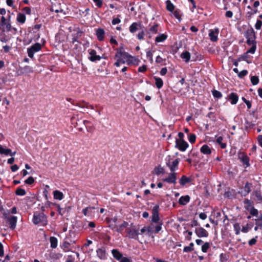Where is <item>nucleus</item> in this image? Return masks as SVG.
<instances>
[{
    "label": "nucleus",
    "instance_id": "nucleus-1",
    "mask_svg": "<svg viewBox=\"0 0 262 262\" xmlns=\"http://www.w3.org/2000/svg\"><path fill=\"white\" fill-rule=\"evenodd\" d=\"M114 58L116 61L114 64L116 67H119L121 64L124 63L130 65L133 62V60L136 59L134 57L125 52L122 51L121 49H117Z\"/></svg>",
    "mask_w": 262,
    "mask_h": 262
},
{
    "label": "nucleus",
    "instance_id": "nucleus-2",
    "mask_svg": "<svg viewBox=\"0 0 262 262\" xmlns=\"http://www.w3.org/2000/svg\"><path fill=\"white\" fill-rule=\"evenodd\" d=\"M32 221L35 225L46 226L48 224L47 216L43 212H36L33 214Z\"/></svg>",
    "mask_w": 262,
    "mask_h": 262
},
{
    "label": "nucleus",
    "instance_id": "nucleus-3",
    "mask_svg": "<svg viewBox=\"0 0 262 262\" xmlns=\"http://www.w3.org/2000/svg\"><path fill=\"white\" fill-rule=\"evenodd\" d=\"M125 232L126 233V236L128 238L135 239H138V235L140 234L139 228H137L133 223L130 224L129 227L126 229Z\"/></svg>",
    "mask_w": 262,
    "mask_h": 262
},
{
    "label": "nucleus",
    "instance_id": "nucleus-4",
    "mask_svg": "<svg viewBox=\"0 0 262 262\" xmlns=\"http://www.w3.org/2000/svg\"><path fill=\"white\" fill-rule=\"evenodd\" d=\"M4 216L6 223L8 224L9 225V227L12 230L14 229L16 226L17 221V217L10 214H7V213H4Z\"/></svg>",
    "mask_w": 262,
    "mask_h": 262
},
{
    "label": "nucleus",
    "instance_id": "nucleus-5",
    "mask_svg": "<svg viewBox=\"0 0 262 262\" xmlns=\"http://www.w3.org/2000/svg\"><path fill=\"white\" fill-rule=\"evenodd\" d=\"M159 28V25L157 23H154L153 25L150 24L149 28L146 30V37L150 39L152 36L158 33Z\"/></svg>",
    "mask_w": 262,
    "mask_h": 262
},
{
    "label": "nucleus",
    "instance_id": "nucleus-6",
    "mask_svg": "<svg viewBox=\"0 0 262 262\" xmlns=\"http://www.w3.org/2000/svg\"><path fill=\"white\" fill-rule=\"evenodd\" d=\"M245 37L247 39V43L251 46L255 42V34L253 28L248 30L245 33Z\"/></svg>",
    "mask_w": 262,
    "mask_h": 262
},
{
    "label": "nucleus",
    "instance_id": "nucleus-7",
    "mask_svg": "<svg viewBox=\"0 0 262 262\" xmlns=\"http://www.w3.org/2000/svg\"><path fill=\"white\" fill-rule=\"evenodd\" d=\"M180 162L179 159L174 160L169 159L166 161V165L169 167L171 172H175V171L178 169V165Z\"/></svg>",
    "mask_w": 262,
    "mask_h": 262
},
{
    "label": "nucleus",
    "instance_id": "nucleus-8",
    "mask_svg": "<svg viewBox=\"0 0 262 262\" xmlns=\"http://www.w3.org/2000/svg\"><path fill=\"white\" fill-rule=\"evenodd\" d=\"M238 158L245 168L250 166V159L245 152L239 151L238 153Z\"/></svg>",
    "mask_w": 262,
    "mask_h": 262
},
{
    "label": "nucleus",
    "instance_id": "nucleus-9",
    "mask_svg": "<svg viewBox=\"0 0 262 262\" xmlns=\"http://www.w3.org/2000/svg\"><path fill=\"white\" fill-rule=\"evenodd\" d=\"M41 49V45L39 43H36L32 45L30 48L27 50L28 56L32 58L34 56V54L35 52H38Z\"/></svg>",
    "mask_w": 262,
    "mask_h": 262
},
{
    "label": "nucleus",
    "instance_id": "nucleus-10",
    "mask_svg": "<svg viewBox=\"0 0 262 262\" xmlns=\"http://www.w3.org/2000/svg\"><path fill=\"white\" fill-rule=\"evenodd\" d=\"M106 223L108 225V227L112 230H115L117 227L118 218L115 216L112 218L107 217L105 219Z\"/></svg>",
    "mask_w": 262,
    "mask_h": 262
},
{
    "label": "nucleus",
    "instance_id": "nucleus-11",
    "mask_svg": "<svg viewBox=\"0 0 262 262\" xmlns=\"http://www.w3.org/2000/svg\"><path fill=\"white\" fill-rule=\"evenodd\" d=\"M219 34V29L215 28L210 29L209 31V36L211 41L216 42L218 40V35Z\"/></svg>",
    "mask_w": 262,
    "mask_h": 262
},
{
    "label": "nucleus",
    "instance_id": "nucleus-12",
    "mask_svg": "<svg viewBox=\"0 0 262 262\" xmlns=\"http://www.w3.org/2000/svg\"><path fill=\"white\" fill-rule=\"evenodd\" d=\"M177 173L176 172H171L169 173L167 177L163 179V181L167 182L169 184H175L176 183L177 181Z\"/></svg>",
    "mask_w": 262,
    "mask_h": 262
},
{
    "label": "nucleus",
    "instance_id": "nucleus-13",
    "mask_svg": "<svg viewBox=\"0 0 262 262\" xmlns=\"http://www.w3.org/2000/svg\"><path fill=\"white\" fill-rule=\"evenodd\" d=\"M142 23L141 22H134L132 23L129 27V31L131 33H134L137 31L143 28Z\"/></svg>",
    "mask_w": 262,
    "mask_h": 262
},
{
    "label": "nucleus",
    "instance_id": "nucleus-14",
    "mask_svg": "<svg viewBox=\"0 0 262 262\" xmlns=\"http://www.w3.org/2000/svg\"><path fill=\"white\" fill-rule=\"evenodd\" d=\"M159 206L156 205L152 210V222L155 223H159L160 218L159 216Z\"/></svg>",
    "mask_w": 262,
    "mask_h": 262
},
{
    "label": "nucleus",
    "instance_id": "nucleus-15",
    "mask_svg": "<svg viewBox=\"0 0 262 262\" xmlns=\"http://www.w3.org/2000/svg\"><path fill=\"white\" fill-rule=\"evenodd\" d=\"M188 147V144L184 140H176V147L182 151L186 150Z\"/></svg>",
    "mask_w": 262,
    "mask_h": 262
},
{
    "label": "nucleus",
    "instance_id": "nucleus-16",
    "mask_svg": "<svg viewBox=\"0 0 262 262\" xmlns=\"http://www.w3.org/2000/svg\"><path fill=\"white\" fill-rule=\"evenodd\" d=\"M195 233L199 237H207L208 236V231L201 227L196 228Z\"/></svg>",
    "mask_w": 262,
    "mask_h": 262
},
{
    "label": "nucleus",
    "instance_id": "nucleus-17",
    "mask_svg": "<svg viewBox=\"0 0 262 262\" xmlns=\"http://www.w3.org/2000/svg\"><path fill=\"white\" fill-rule=\"evenodd\" d=\"M89 52L90 55L89 59L91 61H96L100 60L101 57L99 55H97L96 54V51L95 50L91 49L89 50Z\"/></svg>",
    "mask_w": 262,
    "mask_h": 262
},
{
    "label": "nucleus",
    "instance_id": "nucleus-18",
    "mask_svg": "<svg viewBox=\"0 0 262 262\" xmlns=\"http://www.w3.org/2000/svg\"><path fill=\"white\" fill-rule=\"evenodd\" d=\"M97 256L101 259L106 258V253L104 248L101 247L96 250Z\"/></svg>",
    "mask_w": 262,
    "mask_h": 262
},
{
    "label": "nucleus",
    "instance_id": "nucleus-19",
    "mask_svg": "<svg viewBox=\"0 0 262 262\" xmlns=\"http://www.w3.org/2000/svg\"><path fill=\"white\" fill-rule=\"evenodd\" d=\"M0 28H1L3 32H9L11 31L12 27L10 22V20L0 25Z\"/></svg>",
    "mask_w": 262,
    "mask_h": 262
},
{
    "label": "nucleus",
    "instance_id": "nucleus-20",
    "mask_svg": "<svg viewBox=\"0 0 262 262\" xmlns=\"http://www.w3.org/2000/svg\"><path fill=\"white\" fill-rule=\"evenodd\" d=\"M167 35L166 33L159 34L155 37V43H158L160 42H163L167 39Z\"/></svg>",
    "mask_w": 262,
    "mask_h": 262
},
{
    "label": "nucleus",
    "instance_id": "nucleus-21",
    "mask_svg": "<svg viewBox=\"0 0 262 262\" xmlns=\"http://www.w3.org/2000/svg\"><path fill=\"white\" fill-rule=\"evenodd\" d=\"M228 100L230 101V102L232 104H235L237 103L238 100V96L235 93H231L228 96Z\"/></svg>",
    "mask_w": 262,
    "mask_h": 262
},
{
    "label": "nucleus",
    "instance_id": "nucleus-22",
    "mask_svg": "<svg viewBox=\"0 0 262 262\" xmlns=\"http://www.w3.org/2000/svg\"><path fill=\"white\" fill-rule=\"evenodd\" d=\"M105 31L103 29L98 28L96 30V36L99 41H102L104 39Z\"/></svg>",
    "mask_w": 262,
    "mask_h": 262
},
{
    "label": "nucleus",
    "instance_id": "nucleus-23",
    "mask_svg": "<svg viewBox=\"0 0 262 262\" xmlns=\"http://www.w3.org/2000/svg\"><path fill=\"white\" fill-rule=\"evenodd\" d=\"M129 224L127 222L123 221L119 226H117L115 231L118 233H121L125 228H127Z\"/></svg>",
    "mask_w": 262,
    "mask_h": 262
},
{
    "label": "nucleus",
    "instance_id": "nucleus-24",
    "mask_svg": "<svg viewBox=\"0 0 262 262\" xmlns=\"http://www.w3.org/2000/svg\"><path fill=\"white\" fill-rule=\"evenodd\" d=\"M0 154H4L5 155H10L11 156H13L15 155V152L11 153V149L9 148H4L2 145H0Z\"/></svg>",
    "mask_w": 262,
    "mask_h": 262
},
{
    "label": "nucleus",
    "instance_id": "nucleus-25",
    "mask_svg": "<svg viewBox=\"0 0 262 262\" xmlns=\"http://www.w3.org/2000/svg\"><path fill=\"white\" fill-rule=\"evenodd\" d=\"M190 199L188 195L182 196L179 200V203L181 205H185L190 201Z\"/></svg>",
    "mask_w": 262,
    "mask_h": 262
},
{
    "label": "nucleus",
    "instance_id": "nucleus-26",
    "mask_svg": "<svg viewBox=\"0 0 262 262\" xmlns=\"http://www.w3.org/2000/svg\"><path fill=\"white\" fill-rule=\"evenodd\" d=\"M76 105L81 108H90L92 110L94 109L93 105L89 104L85 101H81L76 103Z\"/></svg>",
    "mask_w": 262,
    "mask_h": 262
},
{
    "label": "nucleus",
    "instance_id": "nucleus-27",
    "mask_svg": "<svg viewBox=\"0 0 262 262\" xmlns=\"http://www.w3.org/2000/svg\"><path fill=\"white\" fill-rule=\"evenodd\" d=\"M112 253L114 257L118 261L123 256V255L117 249L112 250Z\"/></svg>",
    "mask_w": 262,
    "mask_h": 262
},
{
    "label": "nucleus",
    "instance_id": "nucleus-28",
    "mask_svg": "<svg viewBox=\"0 0 262 262\" xmlns=\"http://www.w3.org/2000/svg\"><path fill=\"white\" fill-rule=\"evenodd\" d=\"M190 182H191V178L187 177L185 176H183L181 177V178L180 179V181H179L180 184L182 186H185L186 184H187Z\"/></svg>",
    "mask_w": 262,
    "mask_h": 262
},
{
    "label": "nucleus",
    "instance_id": "nucleus-29",
    "mask_svg": "<svg viewBox=\"0 0 262 262\" xmlns=\"http://www.w3.org/2000/svg\"><path fill=\"white\" fill-rule=\"evenodd\" d=\"M53 193L54 199L61 200L63 198V193L59 190H55Z\"/></svg>",
    "mask_w": 262,
    "mask_h": 262
},
{
    "label": "nucleus",
    "instance_id": "nucleus-30",
    "mask_svg": "<svg viewBox=\"0 0 262 262\" xmlns=\"http://www.w3.org/2000/svg\"><path fill=\"white\" fill-rule=\"evenodd\" d=\"M155 80V84L157 88L159 89H161L163 85V81L162 79L160 77L155 76L154 77Z\"/></svg>",
    "mask_w": 262,
    "mask_h": 262
},
{
    "label": "nucleus",
    "instance_id": "nucleus-31",
    "mask_svg": "<svg viewBox=\"0 0 262 262\" xmlns=\"http://www.w3.org/2000/svg\"><path fill=\"white\" fill-rule=\"evenodd\" d=\"M141 30L140 31L138 34H137L136 36L138 40H143L145 39V36H146V31H145L143 28L141 29Z\"/></svg>",
    "mask_w": 262,
    "mask_h": 262
},
{
    "label": "nucleus",
    "instance_id": "nucleus-32",
    "mask_svg": "<svg viewBox=\"0 0 262 262\" xmlns=\"http://www.w3.org/2000/svg\"><path fill=\"white\" fill-rule=\"evenodd\" d=\"M50 242L51 243V247L52 248L54 249L57 247L58 241L56 237L54 236L50 237Z\"/></svg>",
    "mask_w": 262,
    "mask_h": 262
},
{
    "label": "nucleus",
    "instance_id": "nucleus-33",
    "mask_svg": "<svg viewBox=\"0 0 262 262\" xmlns=\"http://www.w3.org/2000/svg\"><path fill=\"white\" fill-rule=\"evenodd\" d=\"M244 204L245 209L248 211L253 207L251 201L247 199L244 200Z\"/></svg>",
    "mask_w": 262,
    "mask_h": 262
},
{
    "label": "nucleus",
    "instance_id": "nucleus-34",
    "mask_svg": "<svg viewBox=\"0 0 262 262\" xmlns=\"http://www.w3.org/2000/svg\"><path fill=\"white\" fill-rule=\"evenodd\" d=\"M251 184L249 183H246L244 187V192H242L244 195H246L251 191Z\"/></svg>",
    "mask_w": 262,
    "mask_h": 262
},
{
    "label": "nucleus",
    "instance_id": "nucleus-35",
    "mask_svg": "<svg viewBox=\"0 0 262 262\" xmlns=\"http://www.w3.org/2000/svg\"><path fill=\"white\" fill-rule=\"evenodd\" d=\"M201 151L204 154L209 155L211 154V149L207 145H204L200 149Z\"/></svg>",
    "mask_w": 262,
    "mask_h": 262
},
{
    "label": "nucleus",
    "instance_id": "nucleus-36",
    "mask_svg": "<svg viewBox=\"0 0 262 262\" xmlns=\"http://www.w3.org/2000/svg\"><path fill=\"white\" fill-rule=\"evenodd\" d=\"M181 57L184 59L185 62H188L190 60V54L189 52L186 51L181 54Z\"/></svg>",
    "mask_w": 262,
    "mask_h": 262
},
{
    "label": "nucleus",
    "instance_id": "nucleus-37",
    "mask_svg": "<svg viewBox=\"0 0 262 262\" xmlns=\"http://www.w3.org/2000/svg\"><path fill=\"white\" fill-rule=\"evenodd\" d=\"M17 21L21 24H24L26 21V16L25 14L19 13L17 16Z\"/></svg>",
    "mask_w": 262,
    "mask_h": 262
},
{
    "label": "nucleus",
    "instance_id": "nucleus-38",
    "mask_svg": "<svg viewBox=\"0 0 262 262\" xmlns=\"http://www.w3.org/2000/svg\"><path fill=\"white\" fill-rule=\"evenodd\" d=\"M166 9L170 12H172L174 9V6L172 4L170 1L167 0L166 1Z\"/></svg>",
    "mask_w": 262,
    "mask_h": 262
},
{
    "label": "nucleus",
    "instance_id": "nucleus-39",
    "mask_svg": "<svg viewBox=\"0 0 262 262\" xmlns=\"http://www.w3.org/2000/svg\"><path fill=\"white\" fill-rule=\"evenodd\" d=\"M223 138L222 137L220 136L217 138L216 142L220 145V146L222 148L224 149L226 147V144L223 143Z\"/></svg>",
    "mask_w": 262,
    "mask_h": 262
},
{
    "label": "nucleus",
    "instance_id": "nucleus-40",
    "mask_svg": "<svg viewBox=\"0 0 262 262\" xmlns=\"http://www.w3.org/2000/svg\"><path fill=\"white\" fill-rule=\"evenodd\" d=\"M210 247V244L208 242L205 243L201 247V250L203 252L206 253L208 251V250Z\"/></svg>",
    "mask_w": 262,
    "mask_h": 262
},
{
    "label": "nucleus",
    "instance_id": "nucleus-41",
    "mask_svg": "<svg viewBox=\"0 0 262 262\" xmlns=\"http://www.w3.org/2000/svg\"><path fill=\"white\" fill-rule=\"evenodd\" d=\"M194 244L193 243H191L188 246H186L183 249V251L185 252H189L193 250Z\"/></svg>",
    "mask_w": 262,
    "mask_h": 262
},
{
    "label": "nucleus",
    "instance_id": "nucleus-42",
    "mask_svg": "<svg viewBox=\"0 0 262 262\" xmlns=\"http://www.w3.org/2000/svg\"><path fill=\"white\" fill-rule=\"evenodd\" d=\"M94 209V207H88L84 208L82 210V212L84 214V215H85V216L89 215L90 214L92 210Z\"/></svg>",
    "mask_w": 262,
    "mask_h": 262
},
{
    "label": "nucleus",
    "instance_id": "nucleus-43",
    "mask_svg": "<svg viewBox=\"0 0 262 262\" xmlns=\"http://www.w3.org/2000/svg\"><path fill=\"white\" fill-rule=\"evenodd\" d=\"M234 230L235 232L236 235H238L240 233L241 230V226L240 224L238 223H235L233 225Z\"/></svg>",
    "mask_w": 262,
    "mask_h": 262
},
{
    "label": "nucleus",
    "instance_id": "nucleus-44",
    "mask_svg": "<svg viewBox=\"0 0 262 262\" xmlns=\"http://www.w3.org/2000/svg\"><path fill=\"white\" fill-rule=\"evenodd\" d=\"M166 59L162 58L160 55H158L156 57V62L157 63L161 64V65H165V63L163 62H165Z\"/></svg>",
    "mask_w": 262,
    "mask_h": 262
},
{
    "label": "nucleus",
    "instance_id": "nucleus-45",
    "mask_svg": "<svg viewBox=\"0 0 262 262\" xmlns=\"http://www.w3.org/2000/svg\"><path fill=\"white\" fill-rule=\"evenodd\" d=\"M255 222L256 226L259 227V228L261 229L262 228V214L259 216L258 219H255Z\"/></svg>",
    "mask_w": 262,
    "mask_h": 262
},
{
    "label": "nucleus",
    "instance_id": "nucleus-46",
    "mask_svg": "<svg viewBox=\"0 0 262 262\" xmlns=\"http://www.w3.org/2000/svg\"><path fill=\"white\" fill-rule=\"evenodd\" d=\"M250 80L253 85H256L259 82V78L257 76H251Z\"/></svg>",
    "mask_w": 262,
    "mask_h": 262
},
{
    "label": "nucleus",
    "instance_id": "nucleus-47",
    "mask_svg": "<svg viewBox=\"0 0 262 262\" xmlns=\"http://www.w3.org/2000/svg\"><path fill=\"white\" fill-rule=\"evenodd\" d=\"M212 95H213V97L215 98L219 99V98H221L222 97V93L217 90H214L212 91Z\"/></svg>",
    "mask_w": 262,
    "mask_h": 262
},
{
    "label": "nucleus",
    "instance_id": "nucleus-48",
    "mask_svg": "<svg viewBox=\"0 0 262 262\" xmlns=\"http://www.w3.org/2000/svg\"><path fill=\"white\" fill-rule=\"evenodd\" d=\"M252 47L249 49L247 52V54L248 53H251V54H254L255 52L256 46L255 45V42H254L253 44L251 45Z\"/></svg>",
    "mask_w": 262,
    "mask_h": 262
},
{
    "label": "nucleus",
    "instance_id": "nucleus-49",
    "mask_svg": "<svg viewBox=\"0 0 262 262\" xmlns=\"http://www.w3.org/2000/svg\"><path fill=\"white\" fill-rule=\"evenodd\" d=\"M16 194L18 195L23 196L26 194V191L22 188H17L15 192Z\"/></svg>",
    "mask_w": 262,
    "mask_h": 262
},
{
    "label": "nucleus",
    "instance_id": "nucleus-50",
    "mask_svg": "<svg viewBox=\"0 0 262 262\" xmlns=\"http://www.w3.org/2000/svg\"><path fill=\"white\" fill-rule=\"evenodd\" d=\"M251 215L253 216H257L258 213V210L255 209L254 207L251 208L250 210H248Z\"/></svg>",
    "mask_w": 262,
    "mask_h": 262
},
{
    "label": "nucleus",
    "instance_id": "nucleus-51",
    "mask_svg": "<svg viewBox=\"0 0 262 262\" xmlns=\"http://www.w3.org/2000/svg\"><path fill=\"white\" fill-rule=\"evenodd\" d=\"M253 195L256 197L258 201H262V196L261 195V194L259 191H255L253 193Z\"/></svg>",
    "mask_w": 262,
    "mask_h": 262
},
{
    "label": "nucleus",
    "instance_id": "nucleus-52",
    "mask_svg": "<svg viewBox=\"0 0 262 262\" xmlns=\"http://www.w3.org/2000/svg\"><path fill=\"white\" fill-rule=\"evenodd\" d=\"M187 234V235L185 236V238L187 241H190L191 239V235L192 234V232L190 231L186 230L184 232V234Z\"/></svg>",
    "mask_w": 262,
    "mask_h": 262
},
{
    "label": "nucleus",
    "instance_id": "nucleus-53",
    "mask_svg": "<svg viewBox=\"0 0 262 262\" xmlns=\"http://www.w3.org/2000/svg\"><path fill=\"white\" fill-rule=\"evenodd\" d=\"M196 139V136L194 134H190L189 136L188 140L191 143L195 142Z\"/></svg>",
    "mask_w": 262,
    "mask_h": 262
},
{
    "label": "nucleus",
    "instance_id": "nucleus-54",
    "mask_svg": "<svg viewBox=\"0 0 262 262\" xmlns=\"http://www.w3.org/2000/svg\"><path fill=\"white\" fill-rule=\"evenodd\" d=\"M247 74H248V71L246 70H244L238 73V76L239 78H242L244 76H246L247 75Z\"/></svg>",
    "mask_w": 262,
    "mask_h": 262
},
{
    "label": "nucleus",
    "instance_id": "nucleus-55",
    "mask_svg": "<svg viewBox=\"0 0 262 262\" xmlns=\"http://www.w3.org/2000/svg\"><path fill=\"white\" fill-rule=\"evenodd\" d=\"M139 232L140 234L148 235V232L145 226L140 229Z\"/></svg>",
    "mask_w": 262,
    "mask_h": 262
},
{
    "label": "nucleus",
    "instance_id": "nucleus-56",
    "mask_svg": "<svg viewBox=\"0 0 262 262\" xmlns=\"http://www.w3.org/2000/svg\"><path fill=\"white\" fill-rule=\"evenodd\" d=\"M34 182V179L33 177H30L27 180H25V183L27 184L31 185Z\"/></svg>",
    "mask_w": 262,
    "mask_h": 262
},
{
    "label": "nucleus",
    "instance_id": "nucleus-57",
    "mask_svg": "<svg viewBox=\"0 0 262 262\" xmlns=\"http://www.w3.org/2000/svg\"><path fill=\"white\" fill-rule=\"evenodd\" d=\"M261 26H262V21L260 20H257L255 24V27L256 29H257V30L260 29Z\"/></svg>",
    "mask_w": 262,
    "mask_h": 262
},
{
    "label": "nucleus",
    "instance_id": "nucleus-58",
    "mask_svg": "<svg viewBox=\"0 0 262 262\" xmlns=\"http://www.w3.org/2000/svg\"><path fill=\"white\" fill-rule=\"evenodd\" d=\"M152 56V53L151 51H149L146 52V57L149 59L151 62H152L153 61Z\"/></svg>",
    "mask_w": 262,
    "mask_h": 262
},
{
    "label": "nucleus",
    "instance_id": "nucleus-59",
    "mask_svg": "<svg viewBox=\"0 0 262 262\" xmlns=\"http://www.w3.org/2000/svg\"><path fill=\"white\" fill-rule=\"evenodd\" d=\"M147 69V67L146 65H143L138 68L139 72H145Z\"/></svg>",
    "mask_w": 262,
    "mask_h": 262
},
{
    "label": "nucleus",
    "instance_id": "nucleus-60",
    "mask_svg": "<svg viewBox=\"0 0 262 262\" xmlns=\"http://www.w3.org/2000/svg\"><path fill=\"white\" fill-rule=\"evenodd\" d=\"M256 12V10H251V11L247 12L246 16L249 18H250L252 16V15H253L254 14H255Z\"/></svg>",
    "mask_w": 262,
    "mask_h": 262
},
{
    "label": "nucleus",
    "instance_id": "nucleus-61",
    "mask_svg": "<svg viewBox=\"0 0 262 262\" xmlns=\"http://www.w3.org/2000/svg\"><path fill=\"white\" fill-rule=\"evenodd\" d=\"M93 2L98 7L101 8L102 6L103 2L101 0H93Z\"/></svg>",
    "mask_w": 262,
    "mask_h": 262
},
{
    "label": "nucleus",
    "instance_id": "nucleus-62",
    "mask_svg": "<svg viewBox=\"0 0 262 262\" xmlns=\"http://www.w3.org/2000/svg\"><path fill=\"white\" fill-rule=\"evenodd\" d=\"M146 229H147V232H148V236H150L152 233H153V231H152V228L151 227V226H145Z\"/></svg>",
    "mask_w": 262,
    "mask_h": 262
},
{
    "label": "nucleus",
    "instance_id": "nucleus-63",
    "mask_svg": "<svg viewBox=\"0 0 262 262\" xmlns=\"http://www.w3.org/2000/svg\"><path fill=\"white\" fill-rule=\"evenodd\" d=\"M119 262H131V259L128 257L123 256L119 260Z\"/></svg>",
    "mask_w": 262,
    "mask_h": 262
},
{
    "label": "nucleus",
    "instance_id": "nucleus-64",
    "mask_svg": "<svg viewBox=\"0 0 262 262\" xmlns=\"http://www.w3.org/2000/svg\"><path fill=\"white\" fill-rule=\"evenodd\" d=\"M120 22H121V20L118 17L113 18V19L112 20V24L114 25H116V24H118Z\"/></svg>",
    "mask_w": 262,
    "mask_h": 262
}]
</instances>
